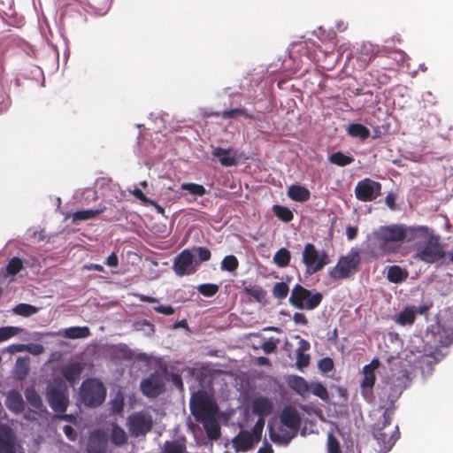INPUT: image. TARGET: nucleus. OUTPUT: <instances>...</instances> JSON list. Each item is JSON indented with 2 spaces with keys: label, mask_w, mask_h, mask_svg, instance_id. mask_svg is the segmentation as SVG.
I'll use <instances>...</instances> for the list:
<instances>
[{
  "label": "nucleus",
  "mask_w": 453,
  "mask_h": 453,
  "mask_svg": "<svg viewBox=\"0 0 453 453\" xmlns=\"http://www.w3.org/2000/svg\"><path fill=\"white\" fill-rule=\"evenodd\" d=\"M153 427L152 416L145 412H135L128 418V429L132 436H145Z\"/></svg>",
  "instance_id": "12"
},
{
  "label": "nucleus",
  "mask_w": 453,
  "mask_h": 453,
  "mask_svg": "<svg viewBox=\"0 0 453 453\" xmlns=\"http://www.w3.org/2000/svg\"><path fill=\"white\" fill-rule=\"evenodd\" d=\"M406 379L404 374H394L387 381L379 385L378 395L380 401L385 403V410L389 409L394 411V403L404 390Z\"/></svg>",
  "instance_id": "3"
},
{
  "label": "nucleus",
  "mask_w": 453,
  "mask_h": 453,
  "mask_svg": "<svg viewBox=\"0 0 453 453\" xmlns=\"http://www.w3.org/2000/svg\"><path fill=\"white\" fill-rule=\"evenodd\" d=\"M291 253L286 248L280 249L273 257V262L280 268L288 266L290 263Z\"/></svg>",
  "instance_id": "39"
},
{
  "label": "nucleus",
  "mask_w": 453,
  "mask_h": 453,
  "mask_svg": "<svg viewBox=\"0 0 453 453\" xmlns=\"http://www.w3.org/2000/svg\"><path fill=\"white\" fill-rule=\"evenodd\" d=\"M294 435L289 436L288 433H286L284 435H280L279 434H276L275 432H273V430L270 431V438L273 441H280L285 444H288L290 440L292 439Z\"/></svg>",
  "instance_id": "59"
},
{
  "label": "nucleus",
  "mask_w": 453,
  "mask_h": 453,
  "mask_svg": "<svg viewBox=\"0 0 453 453\" xmlns=\"http://www.w3.org/2000/svg\"><path fill=\"white\" fill-rule=\"evenodd\" d=\"M348 134L352 137H358L365 140L370 136V130L364 125L353 123L348 127Z\"/></svg>",
  "instance_id": "36"
},
{
  "label": "nucleus",
  "mask_w": 453,
  "mask_h": 453,
  "mask_svg": "<svg viewBox=\"0 0 453 453\" xmlns=\"http://www.w3.org/2000/svg\"><path fill=\"white\" fill-rule=\"evenodd\" d=\"M82 372L83 365L79 362L68 364L61 370L64 378L72 385L80 380Z\"/></svg>",
  "instance_id": "22"
},
{
  "label": "nucleus",
  "mask_w": 453,
  "mask_h": 453,
  "mask_svg": "<svg viewBox=\"0 0 453 453\" xmlns=\"http://www.w3.org/2000/svg\"><path fill=\"white\" fill-rule=\"evenodd\" d=\"M258 441L254 435L246 430H241L240 433L232 440L233 447L237 452H247L251 449L255 443Z\"/></svg>",
  "instance_id": "19"
},
{
  "label": "nucleus",
  "mask_w": 453,
  "mask_h": 453,
  "mask_svg": "<svg viewBox=\"0 0 453 453\" xmlns=\"http://www.w3.org/2000/svg\"><path fill=\"white\" fill-rule=\"evenodd\" d=\"M64 433L69 440H71V441L76 440V435H77L76 432L71 426H65Z\"/></svg>",
  "instance_id": "63"
},
{
  "label": "nucleus",
  "mask_w": 453,
  "mask_h": 453,
  "mask_svg": "<svg viewBox=\"0 0 453 453\" xmlns=\"http://www.w3.org/2000/svg\"><path fill=\"white\" fill-rule=\"evenodd\" d=\"M289 292V288L287 283L281 281L277 282L273 288V295L276 299H285Z\"/></svg>",
  "instance_id": "47"
},
{
  "label": "nucleus",
  "mask_w": 453,
  "mask_h": 453,
  "mask_svg": "<svg viewBox=\"0 0 453 453\" xmlns=\"http://www.w3.org/2000/svg\"><path fill=\"white\" fill-rule=\"evenodd\" d=\"M405 235L404 242H415L416 247L418 243L426 242L430 237H434L435 234L426 226H405Z\"/></svg>",
  "instance_id": "16"
},
{
  "label": "nucleus",
  "mask_w": 453,
  "mask_h": 453,
  "mask_svg": "<svg viewBox=\"0 0 453 453\" xmlns=\"http://www.w3.org/2000/svg\"><path fill=\"white\" fill-rule=\"evenodd\" d=\"M408 271L398 265L388 267L387 279L392 283H401L408 278Z\"/></svg>",
  "instance_id": "31"
},
{
  "label": "nucleus",
  "mask_w": 453,
  "mask_h": 453,
  "mask_svg": "<svg viewBox=\"0 0 453 453\" xmlns=\"http://www.w3.org/2000/svg\"><path fill=\"white\" fill-rule=\"evenodd\" d=\"M89 334L90 330L88 326H72L66 328L64 332V336L68 339L86 338Z\"/></svg>",
  "instance_id": "35"
},
{
  "label": "nucleus",
  "mask_w": 453,
  "mask_h": 453,
  "mask_svg": "<svg viewBox=\"0 0 453 453\" xmlns=\"http://www.w3.org/2000/svg\"><path fill=\"white\" fill-rule=\"evenodd\" d=\"M46 399L55 412L64 413L69 404L66 384L61 379H54L47 387Z\"/></svg>",
  "instance_id": "6"
},
{
  "label": "nucleus",
  "mask_w": 453,
  "mask_h": 453,
  "mask_svg": "<svg viewBox=\"0 0 453 453\" xmlns=\"http://www.w3.org/2000/svg\"><path fill=\"white\" fill-rule=\"evenodd\" d=\"M445 252L437 235L430 237L425 243H418L414 257L426 264H434L444 258Z\"/></svg>",
  "instance_id": "9"
},
{
  "label": "nucleus",
  "mask_w": 453,
  "mask_h": 453,
  "mask_svg": "<svg viewBox=\"0 0 453 453\" xmlns=\"http://www.w3.org/2000/svg\"><path fill=\"white\" fill-rule=\"evenodd\" d=\"M108 440L105 433L96 430L91 434L87 445V453H106Z\"/></svg>",
  "instance_id": "18"
},
{
  "label": "nucleus",
  "mask_w": 453,
  "mask_h": 453,
  "mask_svg": "<svg viewBox=\"0 0 453 453\" xmlns=\"http://www.w3.org/2000/svg\"><path fill=\"white\" fill-rule=\"evenodd\" d=\"M81 401L88 407L101 405L106 397V388L97 379H86L80 388Z\"/></svg>",
  "instance_id": "7"
},
{
  "label": "nucleus",
  "mask_w": 453,
  "mask_h": 453,
  "mask_svg": "<svg viewBox=\"0 0 453 453\" xmlns=\"http://www.w3.org/2000/svg\"><path fill=\"white\" fill-rule=\"evenodd\" d=\"M214 116H219V113H215ZM220 116L223 118V119H233V118H236L238 116H242V117H245L247 119H253V115L248 113L246 111L245 109L243 108H235V109H233V110H229V111H224Z\"/></svg>",
  "instance_id": "44"
},
{
  "label": "nucleus",
  "mask_w": 453,
  "mask_h": 453,
  "mask_svg": "<svg viewBox=\"0 0 453 453\" xmlns=\"http://www.w3.org/2000/svg\"><path fill=\"white\" fill-rule=\"evenodd\" d=\"M326 447L327 453H342L338 439L331 432L327 434Z\"/></svg>",
  "instance_id": "51"
},
{
  "label": "nucleus",
  "mask_w": 453,
  "mask_h": 453,
  "mask_svg": "<svg viewBox=\"0 0 453 453\" xmlns=\"http://www.w3.org/2000/svg\"><path fill=\"white\" fill-rule=\"evenodd\" d=\"M328 160L331 164L336 165L338 166H346L354 162V157L352 156L345 155L341 151H337L329 156Z\"/></svg>",
  "instance_id": "38"
},
{
  "label": "nucleus",
  "mask_w": 453,
  "mask_h": 453,
  "mask_svg": "<svg viewBox=\"0 0 453 453\" xmlns=\"http://www.w3.org/2000/svg\"><path fill=\"white\" fill-rule=\"evenodd\" d=\"M239 266V261L237 257L234 255L226 256L221 261V270L226 272H234Z\"/></svg>",
  "instance_id": "45"
},
{
  "label": "nucleus",
  "mask_w": 453,
  "mask_h": 453,
  "mask_svg": "<svg viewBox=\"0 0 453 453\" xmlns=\"http://www.w3.org/2000/svg\"><path fill=\"white\" fill-rule=\"evenodd\" d=\"M232 149L217 147L213 149L212 156L217 157L223 166H233L237 163L235 154L232 155Z\"/></svg>",
  "instance_id": "25"
},
{
  "label": "nucleus",
  "mask_w": 453,
  "mask_h": 453,
  "mask_svg": "<svg viewBox=\"0 0 453 453\" xmlns=\"http://www.w3.org/2000/svg\"><path fill=\"white\" fill-rule=\"evenodd\" d=\"M38 311V308L28 303H19L13 308V312L23 317H30Z\"/></svg>",
  "instance_id": "42"
},
{
  "label": "nucleus",
  "mask_w": 453,
  "mask_h": 453,
  "mask_svg": "<svg viewBox=\"0 0 453 453\" xmlns=\"http://www.w3.org/2000/svg\"><path fill=\"white\" fill-rule=\"evenodd\" d=\"M381 192V184L371 179H364L355 188L356 197L362 202L375 200Z\"/></svg>",
  "instance_id": "14"
},
{
  "label": "nucleus",
  "mask_w": 453,
  "mask_h": 453,
  "mask_svg": "<svg viewBox=\"0 0 453 453\" xmlns=\"http://www.w3.org/2000/svg\"><path fill=\"white\" fill-rule=\"evenodd\" d=\"M111 441L116 446H122L127 441V433L116 423L111 426Z\"/></svg>",
  "instance_id": "34"
},
{
  "label": "nucleus",
  "mask_w": 453,
  "mask_h": 453,
  "mask_svg": "<svg viewBox=\"0 0 453 453\" xmlns=\"http://www.w3.org/2000/svg\"><path fill=\"white\" fill-rule=\"evenodd\" d=\"M11 106V98L5 91H0V114L8 111Z\"/></svg>",
  "instance_id": "55"
},
{
  "label": "nucleus",
  "mask_w": 453,
  "mask_h": 453,
  "mask_svg": "<svg viewBox=\"0 0 453 453\" xmlns=\"http://www.w3.org/2000/svg\"><path fill=\"white\" fill-rule=\"evenodd\" d=\"M273 211L279 219L286 223L290 222L294 218V214L291 210L282 205H273Z\"/></svg>",
  "instance_id": "41"
},
{
  "label": "nucleus",
  "mask_w": 453,
  "mask_h": 453,
  "mask_svg": "<svg viewBox=\"0 0 453 453\" xmlns=\"http://www.w3.org/2000/svg\"><path fill=\"white\" fill-rule=\"evenodd\" d=\"M13 348H15V349L17 351H22L24 349H27V351H29L31 354L33 355H40L43 352L44 350V348L42 344H39V343H34V344H28V345H12Z\"/></svg>",
  "instance_id": "50"
},
{
  "label": "nucleus",
  "mask_w": 453,
  "mask_h": 453,
  "mask_svg": "<svg viewBox=\"0 0 453 453\" xmlns=\"http://www.w3.org/2000/svg\"><path fill=\"white\" fill-rule=\"evenodd\" d=\"M319 369L324 372H328L334 369V362L330 357H324L319 362Z\"/></svg>",
  "instance_id": "58"
},
{
  "label": "nucleus",
  "mask_w": 453,
  "mask_h": 453,
  "mask_svg": "<svg viewBox=\"0 0 453 453\" xmlns=\"http://www.w3.org/2000/svg\"><path fill=\"white\" fill-rule=\"evenodd\" d=\"M15 436L11 427L0 426V453H14Z\"/></svg>",
  "instance_id": "21"
},
{
  "label": "nucleus",
  "mask_w": 453,
  "mask_h": 453,
  "mask_svg": "<svg viewBox=\"0 0 453 453\" xmlns=\"http://www.w3.org/2000/svg\"><path fill=\"white\" fill-rule=\"evenodd\" d=\"M23 268L22 260L19 257H12L6 265V272L9 275H15Z\"/></svg>",
  "instance_id": "48"
},
{
  "label": "nucleus",
  "mask_w": 453,
  "mask_h": 453,
  "mask_svg": "<svg viewBox=\"0 0 453 453\" xmlns=\"http://www.w3.org/2000/svg\"><path fill=\"white\" fill-rule=\"evenodd\" d=\"M323 296L319 292L312 293L311 290L296 284L288 299L289 303L299 310H314L322 302Z\"/></svg>",
  "instance_id": "8"
},
{
  "label": "nucleus",
  "mask_w": 453,
  "mask_h": 453,
  "mask_svg": "<svg viewBox=\"0 0 453 453\" xmlns=\"http://www.w3.org/2000/svg\"><path fill=\"white\" fill-rule=\"evenodd\" d=\"M5 404L8 410L15 414H19L24 411V401L19 392L11 390L6 396Z\"/></svg>",
  "instance_id": "23"
},
{
  "label": "nucleus",
  "mask_w": 453,
  "mask_h": 453,
  "mask_svg": "<svg viewBox=\"0 0 453 453\" xmlns=\"http://www.w3.org/2000/svg\"><path fill=\"white\" fill-rule=\"evenodd\" d=\"M106 210V207L104 205H99L97 209L95 210H82L77 211L73 214V221H85L88 219H91L96 218L97 215L103 213Z\"/></svg>",
  "instance_id": "30"
},
{
  "label": "nucleus",
  "mask_w": 453,
  "mask_h": 453,
  "mask_svg": "<svg viewBox=\"0 0 453 453\" xmlns=\"http://www.w3.org/2000/svg\"><path fill=\"white\" fill-rule=\"evenodd\" d=\"M206 432L207 436L211 440H217L220 436V427L216 421V418L204 420L201 422Z\"/></svg>",
  "instance_id": "37"
},
{
  "label": "nucleus",
  "mask_w": 453,
  "mask_h": 453,
  "mask_svg": "<svg viewBox=\"0 0 453 453\" xmlns=\"http://www.w3.org/2000/svg\"><path fill=\"white\" fill-rule=\"evenodd\" d=\"M25 396L31 408L36 411H46L42 398L34 387L26 388Z\"/></svg>",
  "instance_id": "29"
},
{
  "label": "nucleus",
  "mask_w": 453,
  "mask_h": 453,
  "mask_svg": "<svg viewBox=\"0 0 453 453\" xmlns=\"http://www.w3.org/2000/svg\"><path fill=\"white\" fill-rule=\"evenodd\" d=\"M361 264V256L357 250L352 249L347 255L339 257L335 266L328 271L333 280H345L355 275Z\"/></svg>",
  "instance_id": "5"
},
{
  "label": "nucleus",
  "mask_w": 453,
  "mask_h": 453,
  "mask_svg": "<svg viewBox=\"0 0 453 453\" xmlns=\"http://www.w3.org/2000/svg\"><path fill=\"white\" fill-rule=\"evenodd\" d=\"M380 363L378 358H373L368 365L362 369L363 379L360 382V392L363 398L369 403L375 399L373 388L376 382L375 371L379 368Z\"/></svg>",
  "instance_id": "11"
},
{
  "label": "nucleus",
  "mask_w": 453,
  "mask_h": 453,
  "mask_svg": "<svg viewBox=\"0 0 453 453\" xmlns=\"http://www.w3.org/2000/svg\"><path fill=\"white\" fill-rule=\"evenodd\" d=\"M252 411L259 417H265L271 414L273 411L272 402L264 396L257 397L252 403Z\"/></svg>",
  "instance_id": "27"
},
{
  "label": "nucleus",
  "mask_w": 453,
  "mask_h": 453,
  "mask_svg": "<svg viewBox=\"0 0 453 453\" xmlns=\"http://www.w3.org/2000/svg\"><path fill=\"white\" fill-rule=\"evenodd\" d=\"M288 384L291 389L302 397L305 398L308 396L311 384L304 378L297 375L291 376L288 380Z\"/></svg>",
  "instance_id": "24"
},
{
  "label": "nucleus",
  "mask_w": 453,
  "mask_h": 453,
  "mask_svg": "<svg viewBox=\"0 0 453 453\" xmlns=\"http://www.w3.org/2000/svg\"><path fill=\"white\" fill-rule=\"evenodd\" d=\"M392 416V410H385L380 421L373 426V438L380 446V451L383 453L391 449L400 435L397 426H395L394 431L387 430L391 424Z\"/></svg>",
  "instance_id": "1"
},
{
  "label": "nucleus",
  "mask_w": 453,
  "mask_h": 453,
  "mask_svg": "<svg viewBox=\"0 0 453 453\" xmlns=\"http://www.w3.org/2000/svg\"><path fill=\"white\" fill-rule=\"evenodd\" d=\"M264 426H265V419L263 417H259L258 420L257 421V423L255 424V426L252 428V432H250L254 435V437L257 439V441H259L261 439Z\"/></svg>",
  "instance_id": "56"
},
{
  "label": "nucleus",
  "mask_w": 453,
  "mask_h": 453,
  "mask_svg": "<svg viewBox=\"0 0 453 453\" xmlns=\"http://www.w3.org/2000/svg\"><path fill=\"white\" fill-rule=\"evenodd\" d=\"M303 263L306 273L311 275L321 271L330 263V259L326 251H319L312 243H307L303 251Z\"/></svg>",
  "instance_id": "10"
},
{
  "label": "nucleus",
  "mask_w": 453,
  "mask_h": 453,
  "mask_svg": "<svg viewBox=\"0 0 453 453\" xmlns=\"http://www.w3.org/2000/svg\"><path fill=\"white\" fill-rule=\"evenodd\" d=\"M244 292L253 297L259 303L265 305L267 303L266 291L258 285H249L244 288Z\"/></svg>",
  "instance_id": "32"
},
{
  "label": "nucleus",
  "mask_w": 453,
  "mask_h": 453,
  "mask_svg": "<svg viewBox=\"0 0 453 453\" xmlns=\"http://www.w3.org/2000/svg\"><path fill=\"white\" fill-rule=\"evenodd\" d=\"M310 342L303 338H300L296 352H305L310 349Z\"/></svg>",
  "instance_id": "64"
},
{
  "label": "nucleus",
  "mask_w": 453,
  "mask_h": 453,
  "mask_svg": "<svg viewBox=\"0 0 453 453\" xmlns=\"http://www.w3.org/2000/svg\"><path fill=\"white\" fill-rule=\"evenodd\" d=\"M196 265L192 251L184 250L174 258L173 269L176 275L185 276L195 273Z\"/></svg>",
  "instance_id": "15"
},
{
  "label": "nucleus",
  "mask_w": 453,
  "mask_h": 453,
  "mask_svg": "<svg viewBox=\"0 0 453 453\" xmlns=\"http://www.w3.org/2000/svg\"><path fill=\"white\" fill-rule=\"evenodd\" d=\"M141 390L144 395L150 398H156L165 389V378L161 372H155L140 383Z\"/></svg>",
  "instance_id": "13"
},
{
  "label": "nucleus",
  "mask_w": 453,
  "mask_h": 453,
  "mask_svg": "<svg viewBox=\"0 0 453 453\" xmlns=\"http://www.w3.org/2000/svg\"><path fill=\"white\" fill-rule=\"evenodd\" d=\"M154 310L158 313L167 315V316L173 315L174 313V309L171 305L155 306Z\"/></svg>",
  "instance_id": "60"
},
{
  "label": "nucleus",
  "mask_w": 453,
  "mask_h": 453,
  "mask_svg": "<svg viewBox=\"0 0 453 453\" xmlns=\"http://www.w3.org/2000/svg\"><path fill=\"white\" fill-rule=\"evenodd\" d=\"M281 423L288 428L294 430L295 434L301 425V416L296 409L291 405L284 407L280 414Z\"/></svg>",
  "instance_id": "20"
},
{
  "label": "nucleus",
  "mask_w": 453,
  "mask_h": 453,
  "mask_svg": "<svg viewBox=\"0 0 453 453\" xmlns=\"http://www.w3.org/2000/svg\"><path fill=\"white\" fill-rule=\"evenodd\" d=\"M279 342H280L279 339H274V338L271 337L263 342V344L261 345V348L265 354H271L276 350L277 344Z\"/></svg>",
  "instance_id": "52"
},
{
  "label": "nucleus",
  "mask_w": 453,
  "mask_h": 453,
  "mask_svg": "<svg viewBox=\"0 0 453 453\" xmlns=\"http://www.w3.org/2000/svg\"><path fill=\"white\" fill-rule=\"evenodd\" d=\"M106 265L110 267H117L119 265V258L115 252H112L106 259Z\"/></svg>",
  "instance_id": "62"
},
{
  "label": "nucleus",
  "mask_w": 453,
  "mask_h": 453,
  "mask_svg": "<svg viewBox=\"0 0 453 453\" xmlns=\"http://www.w3.org/2000/svg\"><path fill=\"white\" fill-rule=\"evenodd\" d=\"M182 190H188L191 195L203 196L206 194L205 188L201 184L183 182L180 185Z\"/></svg>",
  "instance_id": "43"
},
{
  "label": "nucleus",
  "mask_w": 453,
  "mask_h": 453,
  "mask_svg": "<svg viewBox=\"0 0 453 453\" xmlns=\"http://www.w3.org/2000/svg\"><path fill=\"white\" fill-rule=\"evenodd\" d=\"M288 196L293 201L303 203L311 198V192L303 186L293 184L288 189Z\"/></svg>",
  "instance_id": "28"
},
{
  "label": "nucleus",
  "mask_w": 453,
  "mask_h": 453,
  "mask_svg": "<svg viewBox=\"0 0 453 453\" xmlns=\"http://www.w3.org/2000/svg\"><path fill=\"white\" fill-rule=\"evenodd\" d=\"M438 337L441 345L449 346L453 342V320H446L439 324Z\"/></svg>",
  "instance_id": "26"
},
{
  "label": "nucleus",
  "mask_w": 453,
  "mask_h": 453,
  "mask_svg": "<svg viewBox=\"0 0 453 453\" xmlns=\"http://www.w3.org/2000/svg\"><path fill=\"white\" fill-rule=\"evenodd\" d=\"M131 193L136 199L140 200L143 204L157 205V203L154 200L148 198L143 194V192L138 188H135L133 191H131Z\"/></svg>",
  "instance_id": "53"
},
{
  "label": "nucleus",
  "mask_w": 453,
  "mask_h": 453,
  "mask_svg": "<svg viewBox=\"0 0 453 453\" xmlns=\"http://www.w3.org/2000/svg\"><path fill=\"white\" fill-rule=\"evenodd\" d=\"M310 391H311V393L314 395L318 396L325 403H328L330 400L329 393H328L326 388L320 382L311 383Z\"/></svg>",
  "instance_id": "40"
},
{
  "label": "nucleus",
  "mask_w": 453,
  "mask_h": 453,
  "mask_svg": "<svg viewBox=\"0 0 453 453\" xmlns=\"http://www.w3.org/2000/svg\"><path fill=\"white\" fill-rule=\"evenodd\" d=\"M193 251L197 254L200 262H206L211 257L210 250L206 247H195Z\"/></svg>",
  "instance_id": "54"
},
{
  "label": "nucleus",
  "mask_w": 453,
  "mask_h": 453,
  "mask_svg": "<svg viewBox=\"0 0 453 453\" xmlns=\"http://www.w3.org/2000/svg\"><path fill=\"white\" fill-rule=\"evenodd\" d=\"M310 355L303 352H296V365L302 369L307 367L310 364Z\"/></svg>",
  "instance_id": "57"
},
{
  "label": "nucleus",
  "mask_w": 453,
  "mask_h": 453,
  "mask_svg": "<svg viewBox=\"0 0 453 453\" xmlns=\"http://www.w3.org/2000/svg\"><path fill=\"white\" fill-rule=\"evenodd\" d=\"M293 319L296 324H301L306 326L308 324V319L303 313L296 312L293 316Z\"/></svg>",
  "instance_id": "61"
},
{
  "label": "nucleus",
  "mask_w": 453,
  "mask_h": 453,
  "mask_svg": "<svg viewBox=\"0 0 453 453\" xmlns=\"http://www.w3.org/2000/svg\"><path fill=\"white\" fill-rule=\"evenodd\" d=\"M219 288L217 284L212 283H206V284H201L197 287L198 292L207 297H211L215 296Z\"/></svg>",
  "instance_id": "49"
},
{
  "label": "nucleus",
  "mask_w": 453,
  "mask_h": 453,
  "mask_svg": "<svg viewBox=\"0 0 453 453\" xmlns=\"http://www.w3.org/2000/svg\"><path fill=\"white\" fill-rule=\"evenodd\" d=\"M416 318V306L405 307L395 319V322L402 325H412Z\"/></svg>",
  "instance_id": "33"
},
{
  "label": "nucleus",
  "mask_w": 453,
  "mask_h": 453,
  "mask_svg": "<svg viewBox=\"0 0 453 453\" xmlns=\"http://www.w3.org/2000/svg\"><path fill=\"white\" fill-rule=\"evenodd\" d=\"M189 406L191 413L197 422L216 418L219 412L216 402L203 390L191 395Z\"/></svg>",
  "instance_id": "2"
},
{
  "label": "nucleus",
  "mask_w": 453,
  "mask_h": 453,
  "mask_svg": "<svg viewBox=\"0 0 453 453\" xmlns=\"http://www.w3.org/2000/svg\"><path fill=\"white\" fill-rule=\"evenodd\" d=\"M23 328L18 326H3L0 327V342L9 340L10 338L23 332Z\"/></svg>",
  "instance_id": "46"
},
{
  "label": "nucleus",
  "mask_w": 453,
  "mask_h": 453,
  "mask_svg": "<svg viewBox=\"0 0 453 453\" xmlns=\"http://www.w3.org/2000/svg\"><path fill=\"white\" fill-rule=\"evenodd\" d=\"M372 236L374 244L382 253H390L393 250L388 246L389 242H404L405 226L401 224L382 226L372 233Z\"/></svg>",
  "instance_id": "4"
},
{
  "label": "nucleus",
  "mask_w": 453,
  "mask_h": 453,
  "mask_svg": "<svg viewBox=\"0 0 453 453\" xmlns=\"http://www.w3.org/2000/svg\"><path fill=\"white\" fill-rule=\"evenodd\" d=\"M379 50L377 48L370 43H363L358 49L354 57L357 62V68L359 70L365 69L369 64L378 55Z\"/></svg>",
  "instance_id": "17"
}]
</instances>
